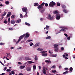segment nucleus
Instances as JSON below:
<instances>
[{"instance_id": "9", "label": "nucleus", "mask_w": 75, "mask_h": 75, "mask_svg": "<svg viewBox=\"0 0 75 75\" xmlns=\"http://www.w3.org/2000/svg\"><path fill=\"white\" fill-rule=\"evenodd\" d=\"M54 50L55 52H58L59 51V50H58V47H57L55 48H54Z\"/></svg>"}, {"instance_id": "23", "label": "nucleus", "mask_w": 75, "mask_h": 75, "mask_svg": "<svg viewBox=\"0 0 75 75\" xmlns=\"http://www.w3.org/2000/svg\"><path fill=\"white\" fill-rule=\"evenodd\" d=\"M37 50H38V51H42L43 50V49H41L40 48H38L37 49Z\"/></svg>"}, {"instance_id": "11", "label": "nucleus", "mask_w": 75, "mask_h": 75, "mask_svg": "<svg viewBox=\"0 0 75 75\" xmlns=\"http://www.w3.org/2000/svg\"><path fill=\"white\" fill-rule=\"evenodd\" d=\"M61 28H62V29H64V30H68V27H60Z\"/></svg>"}, {"instance_id": "18", "label": "nucleus", "mask_w": 75, "mask_h": 75, "mask_svg": "<svg viewBox=\"0 0 75 75\" xmlns=\"http://www.w3.org/2000/svg\"><path fill=\"white\" fill-rule=\"evenodd\" d=\"M54 48H57L58 46V45L55 44L53 45Z\"/></svg>"}, {"instance_id": "50", "label": "nucleus", "mask_w": 75, "mask_h": 75, "mask_svg": "<svg viewBox=\"0 0 75 75\" xmlns=\"http://www.w3.org/2000/svg\"><path fill=\"white\" fill-rule=\"evenodd\" d=\"M11 18H14V15H12L11 16Z\"/></svg>"}, {"instance_id": "5", "label": "nucleus", "mask_w": 75, "mask_h": 75, "mask_svg": "<svg viewBox=\"0 0 75 75\" xmlns=\"http://www.w3.org/2000/svg\"><path fill=\"white\" fill-rule=\"evenodd\" d=\"M60 18H61V16H60L58 15L57 14H56V20H60Z\"/></svg>"}, {"instance_id": "46", "label": "nucleus", "mask_w": 75, "mask_h": 75, "mask_svg": "<svg viewBox=\"0 0 75 75\" xmlns=\"http://www.w3.org/2000/svg\"><path fill=\"white\" fill-rule=\"evenodd\" d=\"M22 59H23V58L22 57H20L19 58V61H21Z\"/></svg>"}, {"instance_id": "37", "label": "nucleus", "mask_w": 75, "mask_h": 75, "mask_svg": "<svg viewBox=\"0 0 75 75\" xmlns=\"http://www.w3.org/2000/svg\"><path fill=\"white\" fill-rule=\"evenodd\" d=\"M69 70L70 71H73V68L72 67H71L70 68Z\"/></svg>"}, {"instance_id": "15", "label": "nucleus", "mask_w": 75, "mask_h": 75, "mask_svg": "<svg viewBox=\"0 0 75 75\" xmlns=\"http://www.w3.org/2000/svg\"><path fill=\"white\" fill-rule=\"evenodd\" d=\"M21 20L20 19H19L16 21L17 23H21Z\"/></svg>"}, {"instance_id": "16", "label": "nucleus", "mask_w": 75, "mask_h": 75, "mask_svg": "<svg viewBox=\"0 0 75 75\" xmlns=\"http://www.w3.org/2000/svg\"><path fill=\"white\" fill-rule=\"evenodd\" d=\"M45 10V8H43V9L42 10L40 11L41 13H44V12Z\"/></svg>"}, {"instance_id": "62", "label": "nucleus", "mask_w": 75, "mask_h": 75, "mask_svg": "<svg viewBox=\"0 0 75 75\" xmlns=\"http://www.w3.org/2000/svg\"><path fill=\"white\" fill-rule=\"evenodd\" d=\"M4 45V43L3 42L0 43V45Z\"/></svg>"}, {"instance_id": "48", "label": "nucleus", "mask_w": 75, "mask_h": 75, "mask_svg": "<svg viewBox=\"0 0 75 75\" xmlns=\"http://www.w3.org/2000/svg\"><path fill=\"white\" fill-rule=\"evenodd\" d=\"M4 23L5 24H7V21H4Z\"/></svg>"}, {"instance_id": "53", "label": "nucleus", "mask_w": 75, "mask_h": 75, "mask_svg": "<svg viewBox=\"0 0 75 75\" xmlns=\"http://www.w3.org/2000/svg\"><path fill=\"white\" fill-rule=\"evenodd\" d=\"M70 39L71 37H70V36H69V37H67V40H70Z\"/></svg>"}, {"instance_id": "40", "label": "nucleus", "mask_w": 75, "mask_h": 75, "mask_svg": "<svg viewBox=\"0 0 75 75\" xmlns=\"http://www.w3.org/2000/svg\"><path fill=\"white\" fill-rule=\"evenodd\" d=\"M45 7H48V4L47 3H45Z\"/></svg>"}, {"instance_id": "2", "label": "nucleus", "mask_w": 75, "mask_h": 75, "mask_svg": "<svg viewBox=\"0 0 75 75\" xmlns=\"http://www.w3.org/2000/svg\"><path fill=\"white\" fill-rule=\"evenodd\" d=\"M56 4L53 1L51 2L49 5V7H53L54 6V5H55Z\"/></svg>"}, {"instance_id": "38", "label": "nucleus", "mask_w": 75, "mask_h": 75, "mask_svg": "<svg viewBox=\"0 0 75 75\" xmlns=\"http://www.w3.org/2000/svg\"><path fill=\"white\" fill-rule=\"evenodd\" d=\"M54 14H56L58 13V11H55L54 12Z\"/></svg>"}, {"instance_id": "47", "label": "nucleus", "mask_w": 75, "mask_h": 75, "mask_svg": "<svg viewBox=\"0 0 75 75\" xmlns=\"http://www.w3.org/2000/svg\"><path fill=\"white\" fill-rule=\"evenodd\" d=\"M6 71L7 72H10L11 71V70H10V69H7L6 70Z\"/></svg>"}, {"instance_id": "64", "label": "nucleus", "mask_w": 75, "mask_h": 75, "mask_svg": "<svg viewBox=\"0 0 75 75\" xmlns=\"http://www.w3.org/2000/svg\"><path fill=\"white\" fill-rule=\"evenodd\" d=\"M19 75H23V74L22 73H20L19 74Z\"/></svg>"}, {"instance_id": "6", "label": "nucleus", "mask_w": 75, "mask_h": 75, "mask_svg": "<svg viewBox=\"0 0 75 75\" xmlns=\"http://www.w3.org/2000/svg\"><path fill=\"white\" fill-rule=\"evenodd\" d=\"M38 8L39 10H40V9H42L43 8V7L42 6H41V5H39L38 6Z\"/></svg>"}, {"instance_id": "45", "label": "nucleus", "mask_w": 75, "mask_h": 75, "mask_svg": "<svg viewBox=\"0 0 75 75\" xmlns=\"http://www.w3.org/2000/svg\"><path fill=\"white\" fill-rule=\"evenodd\" d=\"M5 3L7 4H8L9 3H10V2L9 1H7L6 2H5Z\"/></svg>"}, {"instance_id": "21", "label": "nucleus", "mask_w": 75, "mask_h": 75, "mask_svg": "<svg viewBox=\"0 0 75 75\" xmlns=\"http://www.w3.org/2000/svg\"><path fill=\"white\" fill-rule=\"evenodd\" d=\"M34 6H38V3H35L34 4Z\"/></svg>"}, {"instance_id": "3", "label": "nucleus", "mask_w": 75, "mask_h": 75, "mask_svg": "<svg viewBox=\"0 0 75 75\" xmlns=\"http://www.w3.org/2000/svg\"><path fill=\"white\" fill-rule=\"evenodd\" d=\"M22 10L23 12H27V8L26 7H24L22 8Z\"/></svg>"}, {"instance_id": "49", "label": "nucleus", "mask_w": 75, "mask_h": 75, "mask_svg": "<svg viewBox=\"0 0 75 75\" xmlns=\"http://www.w3.org/2000/svg\"><path fill=\"white\" fill-rule=\"evenodd\" d=\"M55 68V66L54 65L51 68L53 69V68Z\"/></svg>"}, {"instance_id": "13", "label": "nucleus", "mask_w": 75, "mask_h": 75, "mask_svg": "<svg viewBox=\"0 0 75 75\" xmlns=\"http://www.w3.org/2000/svg\"><path fill=\"white\" fill-rule=\"evenodd\" d=\"M61 31H62V32H65V31H66V30H64V29H61L59 31V33H61Z\"/></svg>"}, {"instance_id": "56", "label": "nucleus", "mask_w": 75, "mask_h": 75, "mask_svg": "<svg viewBox=\"0 0 75 75\" xmlns=\"http://www.w3.org/2000/svg\"><path fill=\"white\" fill-rule=\"evenodd\" d=\"M10 16V15H8V14H7L6 16V18H7V17H9Z\"/></svg>"}, {"instance_id": "58", "label": "nucleus", "mask_w": 75, "mask_h": 75, "mask_svg": "<svg viewBox=\"0 0 75 75\" xmlns=\"http://www.w3.org/2000/svg\"><path fill=\"white\" fill-rule=\"evenodd\" d=\"M31 41H32V40H28V42H30Z\"/></svg>"}, {"instance_id": "55", "label": "nucleus", "mask_w": 75, "mask_h": 75, "mask_svg": "<svg viewBox=\"0 0 75 75\" xmlns=\"http://www.w3.org/2000/svg\"><path fill=\"white\" fill-rule=\"evenodd\" d=\"M25 66H21V69H23V68H24Z\"/></svg>"}, {"instance_id": "59", "label": "nucleus", "mask_w": 75, "mask_h": 75, "mask_svg": "<svg viewBox=\"0 0 75 75\" xmlns=\"http://www.w3.org/2000/svg\"><path fill=\"white\" fill-rule=\"evenodd\" d=\"M64 54H65L66 56L68 57V54L65 53H64Z\"/></svg>"}, {"instance_id": "39", "label": "nucleus", "mask_w": 75, "mask_h": 75, "mask_svg": "<svg viewBox=\"0 0 75 75\" xmlns=\"http://www.w3.org/2000/svg\"><path fill=\"white\" fill-rule=\"evenodd\" d=\"M20 18H23V15H22V14H21V13H20Z\"/></svg>"}, {"instance_id": "36", "label": "nucleus", "mask_w": 75, "mask_h": 75, "mask_svg": "<svg viewBox=\"0 0 75 75\" xmlns=\"http://www.w3.org/2000/svg\"><path fill=\"white\" fill-rule=\"evenodd\" d=\"M44 4L45 5V3L43 2L40 5L42 6V7H43V6H44Z\"/></svg>"}, {"instance_id": "34", "label": "nucleus", "mask_w": 75, "mask_h": 75, "mask_svg": "<svg viewBox=\"0 0 75 75\" xmlns=\"http://www.w3.org/2000/svg\"><path fill=\"white\" fill-rule=\"evenodd\" d=\"M11 72L12 75H14V74H15V73L14 72V71H11Z\"/></svg>"}, {"instance_id": "30", "label": "nucleus", "mask_w": 75, "mask_h": 75, "mask_svg": "<svg viewBox=\"0 0 75 75\" xmlns=\"http://www.w3.org/2000/svg\"><path fill=\"white\" fill-rule=\"evenodd\" d=\"M68 71H67L63 73V74L64 75H65V74H68Z\"/></svg>"}, {"instance_id": "20", "label": "nucleus", "mask_w": 75, "mask_h": 75, "mask_svg": "<svg viewBox=\"0 0 75 75\" xmlns=\"http://www.w3.org/2000/svg\"><path fill=\"white\" fill-rule=\"evenodd\" d=\"M54 19V16H52L51 17L50 19V20H53Z\"/></svg>"}, {"instance_id": "24", "label": "nucleus", "mask_w": 75, "mask_h": 75, "mask_svg": "<svg viewBox=\"0 0 75 75\" xmlns=\"http://www.w3.org/2000/svg\"><path fill=\"white\" fill-rule=\"evenodd\" d=\"M62 7V8H63L64 9H65V8H66V6H65V5H63Z\"/></svg>"}, {"instance_id": "61", "label": "nucleus", "mask_w": 75, "mask_h": 75, "mask_svg": "<svg viewBox=\"0 0 75 75\" xmlns=\"http://www.w3.org/2000/svg\"><path fill=\"white\" fill-rule=\"evenodd\" d=\"M9 30L12 31V30H13V28H9Z\"/></svg>"}, {"instance_id": "60", "label": "nucleus", "mask_w": 75, "mask_h": 75, "mask_svg": "<svg viewBox=\"0 0 75 75\" xmlns=\"http://www.w3.org/2000/svg\"><path fill=\"white\" fill-rule=\"evenodd\" d=\"M57 54H55V55H52V57H57Z\"/></svg>"}, {"instance_id": "19", "label": "nucleus", "mask_w": 75, "mask_h": 75, "mask_svg": "<svg viewBox=\"0 0 75 75\" xmlns=\"http://www.w3.org/2000/svg\"><path fill=\"white\" fill-rule=\"evenodd\" d=\"M45 62H47V63H51V62L50 61V60H46L45 61Z\"/></svg>"}, {"instance_id": "8", "label": "nucleus", "mask_w": 75, "mask_h": 75, "mask_svg": "<svg viewBox=\"0 0 75 75\" xmlns=\"http://www.w3.org/2000/svg\"><path fill=\"white\" fill-rule=\"evenodd\" d=\"M51 15L50 14H49L48 15V16L47 17V19L48 20H50V18H51Z\"/></svg>"}, {"instance_id": "25", "label": "nucleus", "mask_w": 75, "mask_h": 75, "mask_svg": "<svg viewBox=\"0 0 75 75\" xmlns=\"http://www.w3.org/2000/svg\"><path fill=\"white\" fill-rule=\"evenodd\" d=\"M57 6H61V4L57 2Z\"/></svg>"}, {"instance_id": "32", "label": "nucleus", "mask_w": 75, "mask_h": 75, "mask_svg": "<svg viewBox=\"0 0 75 75\" xmlns=\"http://www.w3.org/2000/svg\"><path fill=\"white\" fill-rule=\"evenodd\" d=\"M33 69H36V68H37V67L34 65L33 67Z\"/></svg>"}, {"instance_id": "12", "label": "nucleus", "mask_w": 75, "mask_h": 75, "mask_svg": "<svg viewBox=\"0 0 75 75\" xmlns=\"http://www.w3.org/2000/svg\"><path fill=\"white\" fill-rule=\"evenodd\" d=\"M7 13V12L6 11H4V14H3L1 15V16L2 17H3L4 16H6V14Z\"/></svg>"}, {"instance_id": "28", "label": "nucleus", "mask_w": 75, "mask_h": 75, "mask_svg": "<svg viewBox=\"0 0 75 75\" xmlns=\"http://www.w3.org/2000/svg\"><path fill=\"white\" fill-rule=\"evenodd\" d=\"M25 25H28V26H30V23H27L25 22Z\"/></svg>"}, {"instance_id": "26", "label": "nucleus", "mask_w": 75, "mask_h": 75, "mask_svg": "<svg viewBox=\"0 0 75 75\" xmlns=\"http://www.w3.org/2000/svg\"><path fill=\"white\" fill-rule=\"evenodd\" d=\"M47 51H43L42 52H41L40 53L42 54V53H44V54H45V52H47Z\"/></svg>"}, {"instance_id": "1", "label": "nucleus", "mask_w": 75, "mask_h": 75, "mask_svg": "<svg viewBox=\"0 0 75 75\" xmlns=\"http://www.w3.org/2000/svg\"><path fill=\"white\" fill-rule=\"evenodd\" d=\"M25 36V34H23V35L21 36L19 38L18 40L16 42L15 45H17L22 39H23L24 38V37Z\"/></svg>"}, {"instance_id": "43", "label": "nucleus", "mask_w": 75, "mask_h": 75, "mask_svg": "<svg viewBox=\"0 0 75 75\" xmlns=\"http://www.w3.org/2000/svg\"><path fill=\"white\" fill-rule=\"evenodd\" d=\"M8 21L9 23H10V18H9L8 19Z\"/></svg>"}, {"instance_id": "42", "label": "nucleus", "mask_w": 75, "mask_h": 75, "mask_svg": "<svg viewBox=\"0 0 75 75\" xmlns=\"http://www.w3.org/2000/svg\"><path fill=\"white\" fill-rule=\"evenodd\" d=\"M52 72H53V73H55L56 72V70H52Z\"/></svg>"}, {"instance_id": "33", "label": "nucleus", "mask_w": 75, "mask_h": 75, "mask_svg": "<svg viewBox=\"0 0 75 75\" xmlns=\"http://www.w3.org/2000/svg\"><path fill=\"white\" fill-rule=\"evenodd\" d=\"M29 64H33L34 63V62L31 61H29L28 62Z\"/></svg>"}, {"instance_id": "4", "label": "nucleus", "mask_w": 75, "mask_h": 75, "mask_svg": "<svg viewBox=\"0 0 75 75\" xmlns=\"http://www.w3.org/2000/svg\"><path fill=\"white\" fill-rule=\"evenodd\" d=\"M25 34V37L24 38H27H27H28V37H30V35H29V34H28V33H26V34Z\"/></svg>"}, {"instance_id": "7", "label": "nucleus", "mask_w": 75, "mask_h": 75, "mask_svg": "<svg viewBox=\"0 0 75 75\" xmlns=\"http://www.w3.org/2000/svg\"><path fill=\"white\" fill-rule=\"evenodd\" d=\"M42 72L44 74H46V70H45V68L43 67V68Z\"/></svg>"}, {"instance_id": "31", "label": "nucleus", "mask_w": 75, "mask_h": 75, "mask_svg": "<svg viewBox=\"0 0 75 75\" xmlns=\"http://www.w3.org/2000/svg\"><path fill=\"white\" fill-rule=\"evenodd\" d=\"M26 70L28 71H31V69L30 68H27Z\"/></svg>"}, {"instance_id": "17", "label": "nucleus", "mask_w": 75, "mask_h": 75, "mask_svg": "<svg viewBox=\"0 0 75 75\" xmlns=\"http://www.w3.org/2000/svg\"><path fill=\"white\" fill-rule=\"evenodd\" d=\"M42 56L43 57H47V53H42Z\"/></svg>"}, {"instance_id": "57", "label": "nucleus", "mask_w": 75, "mask_h": 75, "mask_svg": "<svg viewBox=\"0 0 75 75\" xmlns=\"http://www.w3.org/2000/svg\"><path fill=\"white\" fill-rule=\"evenodd\" d=\"M18 64L19 65H22V64H23V63H21V62H18Z\"/></svg>"}, {"instance_id": "51", "label": "nucleus", "mask_w": 75, "mask_h": 75, "mask_svg": "<svg viewBox=\"0 0 75 75\" xmlns=\"http://www.w3.org/2000/svg\"><path fill=\"white\" fill-rule=\"evenodd\" d=\"M61 50L62 51H63V50H64V48L63 47H61Z\"/></svg>"}, {"instance_id": "52", "label": "nucleus", "mask_w": 75, "mask_h": 75, "mask_svg": "<svg viewBox=\"0 0 75 75\" xmlns=\"http://www.w3.org/2000/svg\"><path fill=\"white\" fill-rule=\"evenodd\" d=\"M0 63H1V64L2 65H3V66H5L4 65V64L3 63V62H0Z\"/></svg>"}, {"instance_id": "14", "label": "nucleus", "mask_w": 75, "mask_h": 75, "mask_svg": "<svg viewBox=\"0 0 75 75\" xmlns=\"http://www.w3.org/2000/svg\"><path fill=\"white\" fill-rule=\"evenodd\" d=\"M63 11L65 13H67L68 12V10L67 9H65L63 10Z\"/></svg>"}, {"instance_id": "44", "label": "nucleus", "mask_w": 75, "mask_h": 75, "mask_svg": "<svg viewBox=\"0 0 75 75\" xmlns=\"http://www.w3.org/2000/svg\"><path fill=\"white\" fill-rule=\"evenodd\" d=\"M8 14L10 16L11 14V12H9L8 13Z\"/></svg>"}, {"instance_id": "54", "label": "nucleus", "mask_w": 75, "mask_h": 75, "mask_svg": "<svg viewBox=\"0 0 75 75\" xmlns=\"http://www.w3.org/2000/svg\"><path fill=\"white\" fill-rule=\"evenodd\" d=\"M64 70H66V71H68V68H65Z\"/></svg>"}, {"instance_id": "35", "label": "nucleus", "mask_w": 75, "mask_h": 75, "mask_svg": "<svg viewBox=\"0 0 75 75\" xmlns=\"http://www.w3.org/2000/svg\"><path fill=\"white\" fill-rule=\"evenodd\" d=\"M46 39H51V36H49L47 37L46 38Z\"/></svg>"}, {"instance_id": "27", "label": "nucleus", "mask_w": 75, "mask_h": 75, "mask_svg": "<svg viewBox=\"0 0 75 75\" xmlns=\"http://www.w3.org/2000/svg\"><path fill=\"white\" fill-rule=\"evenodd\" d=\"M35 61H37L38 60V58H37V57L35 55Z\"/></svg>"}, {"instance_id": "41", "label": "nucleus", "mask_w": 75, "mask_h": 75, "mask_svg": "<svg viewBox=\"0 0 75 75\" xmlns=\"http://www.w3.org/2000/svg\"><path fill=\"white\" fill-rule=\"evenodd\" d=\"M25 59L26 60H29V58L28 57H26L25 58Z\"/></svg>"}, {"instance_id": "10", "label": "nucleus", "mask_w": 75, "mask_h": 75, "mask_svg": "<svg viewBox=\"0 0 75 75\" xmlns=\"http://www.w3.org/2000/svg\"><path fill=\"white\" fill-rule=\"evenodd\" d=\"M40 45V42L37 43L35 45H34V47H38V46H39Z\"/></svg>"}, {"instance_id": "22", "label": "nucleus", "mask_w": 75, "mask_h": 75, "mask_svg": "<svg viewBox=\"0 0 75 75\" xmlns=\"http://www.w3.org/2000/svg\"><path fill=\"white\" fill-rule=\"evenodd\" d=\"M11 23L12 24H14V23H15V21L11 20Z\"/></svg>"}, {"instance_id": "63", "label": "nucleus", "mask_w": 75, "mask_h": 75, "mask_svg": "<svg viewBox=\"0 0 75 75\" xmlns=\"http://www.w3.org/2000/svg\"><path fill=\"white\" fill-rule=\"evenodd\" d=\"M34 45V44H33V43H31L30 44V46H32V45Z\"/></svg>"}, {"instance_id": "29", "label": "nucleus", "mask_w": 75, "mask_h": 75, "mask_svg": "<svg viewBox=\"0 0 75 75\" xmlns=\"http://www.w3.org/2000/svg\"><path fill=\"white\" fill-rule=\"evenodd\" d=\"M50 28V26L47 25L46 26V30H48L49 29V28Z\"/></svg>"}]
</instances>
